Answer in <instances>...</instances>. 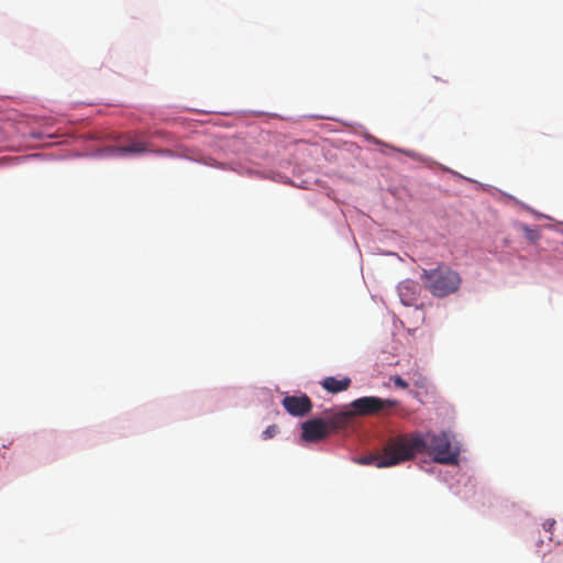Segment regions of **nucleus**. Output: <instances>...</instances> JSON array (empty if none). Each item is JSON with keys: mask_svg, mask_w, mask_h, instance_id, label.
I'll use <instances>...</instances> for the list:
<instances>
[{"mask_svg": "<svg viewBox=\"0 0 563 563\" xmlns=\"http://www.w3.org/2000/svg\"><path fill=\"white\" fill-rule=\"evenodd\" d=\"M283 406L294 417H303L312 409V402L307 395L286 396L283 399Z\"/></svg>", "mask_w": 563, "mask_h": 563, "instance_id": "nucleus-5", "label": "nucleus"}, {"mask_svg": "<svg viewBox=\"0 0 563 563\" xmlns=\"http://www.w3.org/2000/svg\"><path fill=\"white\" fill-rule=\"evenodd\" d=\"M397 400L394 399H382L374 396L361 397L352 401L351 407L353 412L358 416H371L389 408L396 407Z\"/></svg>", "mask_w": 563, "mask_h": 563, "instance_id": "nucleus-3", "label": "nucleus"}, {"mask_svg": "<svg viewBox=\"0 0 563 563\" xmlns=\"http://www.w3.org/2000/svg\"><path fill=\"white\" fill-rule=\"evenodd\" d=\"M321 385L327 391L336 394L346 390L351 385V379L349 377L336 379L333 376H329L321 382Z\"/></svg>", "mask_w": 563, "mask_h": 563, "instance_id": "nucleus-7", "label": "nucleus"}, {"mask_svg": "<svg viewBox=\"0 0 563 563\" xmlns=\"http://www.w3.org/2000/svg\"><path fill=\"white\" fill-rule=\"evenodd\" d=\"M155 153L159 155L174 156V152L170 150H157Z\"/></svg>", "mask_w": 563, "mask_h": 563, "instance_id": "nucleus-13", "label": "nucleus"}, {"mask_svg": "<svg viewBox=\"0 0 563 563\" xmlns=\"http://www.w3.org/2000/svg\"><path fill=\"white\" fill-rule=\"evenodd\" d=\"M118 152L120 154H144L153 151L148 147L147 143L133 141L126 145L120 146Z\"/></svg>", "mask_w": 563, "mask_h": 563, "instance_id": "nucleus-9", "label": "nucleus"}, {"mask_svg": "<svg viewBox=\"0 0 563 563\" xmlns=\"http://www.w3.org/2000/svg\"><path fill=\"white\" fill-rule=\"evenodd\" d=\"M277 432V427L276 426H268L264 431H263V439H271L273 438Z\"/></svg>", "mask_w": 563, "mask_h": 563, "instance_id": "nucleus-11", "label": "nucleus"}, {"mask_svg": "<svg viewBox=\"0 0 563 563\" xmlns=\"http://www.w3.org/2000/svg\"><path fill=\"white\" fill-rule=\"evenodd\" d=\"M387 446H388V441L386 442V444L383 449L382 455H373V454L367 455V456L361 457L357 462L363 465L375 464L379 468L389 467L390 465H382L383 462H386L389 460V457H391L390 454H387Z\"/></svg>", "mask_w": 563, "mask_h": 563, "instance_id": "nucleus-8", "label": "nucleus"}, {"mask_svg": "<svg viewBox=\"0 0 563 563\" xmlns=\"http://www.w3.org/2000/svg\"><path fill=\"white\" fill-rule=\"evenodd\" d=\"M390 379L394 382L396 387H399L402 389H406L408 387V383L405 379H402L400 376H393Z\"/></svg>", "mask_w": 563, "mask_h": 563, "instance_id": "nucleus-12", "label": "nucleus"}, {"mask_svg": "<svg viewBox=\"0 0 563 563\" xmlns=\"http://www.w3.org/2000/svg\"><path fill=\"white\" fill-rule=\"evenodd\" d=\"M302 439L308 442H317L329 434L328 423L324 419L314 418L302 423Z\"/></svg>", "mask_w": 563, "mask_h": 563, "instance_id": "nucleus-4", "label": "nucleus"}, {"mask_svg": "<svg viewBox=\"0 0 563 563\" xmlns=\"http://www.w3.org/2000/svg\"><path fill=\"white\" fill-rule=\"evenodd\" d=\"M398 294L402 303L410 306L417 299L418 284L412 280L401 282L398 286Z\"/></svg>", "mask_w": 563, "mask_h": 563, "instance_id": "nucleus-6", "label": "nucleus"}, {"mask_svg": "<svg viewBox=\"0 0 563 563\" xmlns=\"http://www.w3.org/2000/svg\"><path fill=\"white\" fill-rule=\"evenodd\" d=\"M421 277L426 288L440 298L457 291L462 283L459 273L448 266L423 269Z\"/></svg>", "mask_w": 563, "mask_h": 563, "instance_id": "nucleus-2", "label": "nucleus"}, {"mask_svg": "<svg viewBox=\"0 0 563 563\" xmlns=\"http://www.w3.org/2000/svg\"><path fill=\"white\" fill-rule=\"evenodd\" d=\"M352 415V412H339L329 417L325 420V422L328 423L329 432L345 427Z\"/></svg>", "mask_w": 563, "mask_h": 563, "instance_id": "nucleus-10", "label": "nucleus"}, {"mask_svg": "<svg viewBox=\"0 0 563 563\" xmlns=\"http://www.w3.org/2000/svg\"><path fill=\"white\" fill-rule=\"evenodd\" d=\"M427 452L433 461L440 464H457L460 450L453 446L445 432L440 433H407L394 437L388 440V461L382 465H397L401 462L413 459L418 453Z\"/></svg>", "mask_w": 563, "mask_h": 563, "instance_id": "nucleus-1", "label": "nucleus"}]
</instances>
